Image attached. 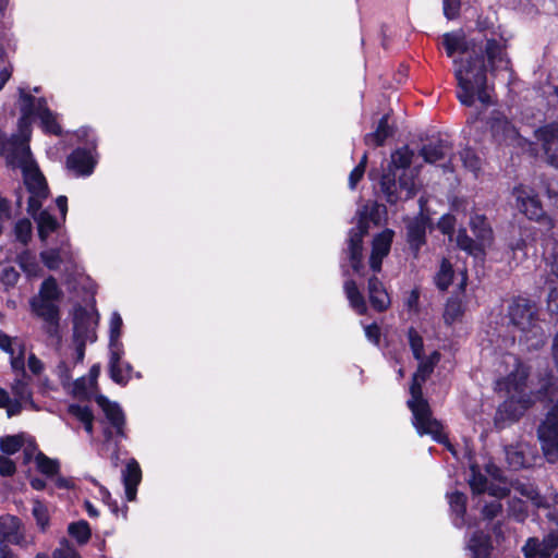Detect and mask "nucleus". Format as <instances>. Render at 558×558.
I'll return each mask as SVG.
<instances>
[{"mask_svg": "<svg viewBox=\"0 0 558 558\" xmlns=\"http://www.w3.org/2000/svg\"><path fill=\"white\" fill-rule=\"evenodd\" d=\"M442 45L450 58L457 52L468 54L464 59L453 60L457 97L461 104L473 106L478 100L484 106L490 105L487 71L495 76H507V80L511 77L504 38L494 32H485L466 40L462 33L453 32L442 36Z\"/></svg>", "mask_w": 558, "mask_h": 558, "instance_id": "nucleus-1", "label": "nucleus"}, {"mask_svg": "<svg viewBox=\"0 0 558 558\" xmlns=\"http://www.w3.org/2000/svg\"><path fill=\"white\" fill-rule=\"evenodd\" d=\"M505 363L513 366V369L508 376L496 381V390L505 392L507 397L505 402L498 408V418L515 421L535 401L547 399L549 402H554L558 398V387L551 381V376L545 379L536 393L526 392L527 367L511 354L505 356Z\"/></svg>", "mask_w": 558, "mask_h": 558, "instance_id": "nucleus-2", "label": "nucleus"}, {"mask_svg": "<svg viewBox=\"0 0 558 558\" xmlns=\"http://www.w3.org/2000/svg\"><path fill=\"white\" fill-rule=\"evenodd\" d=\"M450 151V144L444 140L429 142L423 145L417 153L408 145H404L391 153L389 170L421 172L424 170L425 165H437L439 162L444 171L454 172L460 170L456 163L458 161L461 162L462 169L465 171L475 172L481 170V159L469 148L463 149L458 158H454L449 165H446L442 161Z\"/></svg>", "mask_w": 558, "mask_h": 558, "instance_id": "nucleus-3", "label": "nucleus"}, {"mask_svg": "<svg viewBox=\"0 0 558 558\" xmlns=\"http://www.w3.org/2000/svg\"><path fill=\"white\" fill-rule=\"evenodd\" d=\"M440 354L434 351L429 356L420 361L417 371L414 373L410 387L411 398L408 400V407L412 412V423L416 432L422 435H430L438 442H446L447 438L442 433V425L433 417L429 404L423 398L422 385L433 373L435 365L439 362Z\"/></svg>", "mask_w": 558, "mask_h": 558, "instance_id": "nucleus-4", "label": "nucleus"}, {"mask_svg": "<svg viewBox=\"0 0 558 558\" xmlns=\"http://www.w3.org/2000/svg\"><path fill=\"white\" fill-rule=\"evenodd\" d=\"M24 184L29 193L28 213L37 221L40 240L46 241L60 227V223L47 210L39 211L43 202L49 194L46 177H24Z\"/></svg>", "mask_w": 558, "mask_h": 558, "instance_id": "nucleus-5", "label": "nucleus"}, {"mask_svg": "<svg viewBox=\"0 0 558 558\" xmlns=\"http://www.w3.org/2000/svg\"><path fill=\"white\" fill-rule=\"evenodd\" d=\"M4 151L10 170L21 171L22 174H41L25 141L15 136L8 141L0 131V153Z\"/></svg>", "mask_w": 558, "mask_h": 558, "instance_id": "nucleus-6", "label": "nucleus"}, {"mask_svg": "<svg viewBox=\"0 0 558 558\" xmlns=\"http://www.w3.org/2000/svg\"><path fill=\"white\" fill-rule=\"evenodd\" d=\"M511 323L524 335L526 341L544 343V332L537 323L535 305L525 299L515 300L509 308Z\"/></svg>", "mask_w": 558, "mask_h": 558, "instance_id": "nucleus-7", "label": "nucleus"}, {"mask_svg": "<svg viewBox=\"0 0 558 558\" xmlns=\"http://www.w3.org/2000/svg\"><path fill=\"white\" fill-rule=\"evenodd\" d=\"M31 310L34 315L43 320L45 333L57 344L61 341L60 313L58 302L33 296L29 300Z\"/></svg>", "mask_w": 558, "mask_h": 558, "instance_id": "nucleus-8", "label": "nucleus"}, {"mask_svg": "<svg viewBox=\"0 0 558 558\" xmlns=\"http://www.w3.org/2000/svg\"><path fill=\"white\" fill-rule=\"evenodd\" d=\"M369 219H374L368 215L367 206L357 210L356 225L349 231L348 236V255L351 266L356 274H361L363 269L362 259V242L363 236L368 232Z\"/></svg>", "mask_w": 558, "mask_h": 558, "instance_id": "nucleus-9", "label": "nucleus"}, {"mask_svg": "<svg viewBox=\"0 0 558 558\" xmlns=\"http://www.w3.org/2000/svg\"><path fill=\"white\" fill-rule=\"evenodd\" d=\"M544 457L549 463L558 461V403L546 414L537 429Z\"/></svg>", "mask_w": 558, "mask_h": 558, "instance_id": "nucleus-10", "label": "nucleus"}, {"mask_svg": "<svg viewBox=\"0 0 558 558\" xmlns=\"http://www.w3.org/2000/svg\"><path fill=\"white\" fill-rule=\"evenodd\" d=\"M513 194L517 199V207L529 219L544 223L547 229L554 227L551 218L544 213L538 195L533 189L521 185L514 189Z\"/></svg>", "mask_w": 558, "mask_h": 558, "instance_id": "nucleus-11", "label": "nucleus"}, {"mask_svg": "<svg viewBox=\"0 0 558 558\" xmlns=\"http://www.w3.org/2000/svg\"><path fill=\"white\" fill-rule=\"evenodd\" d=\"M96 401L106 416V422L109 424V426L104 427V437L106 442L116 440L117 438H125V417L120 405L109 401L104 396H98Z\"/></svg>", "mask_w": 558, "mask_h": 558, "instance_id": "nucleus-12", "label": "nucleus"}, {"mask_svg": "<svg viewBox=\"0 0 558 558\" xmlns=\"http://www.w3.org/2000/svg\"><path fill=\"white\" fill-rule=\"evenodd\" d=\"M415 177H380V186L389 203L408 199L415 194Z\"/></svg>", "mask_w": 558, "mask_h": 558, "instance_id": "nucleus-13", "label": "nucleus"}, {"mask_svg": "<svg viewBox=\"0 0 558 558\" xmlns=\"http://www.w3.org/2000/svg\"><path fill=\"white\" fill-rule=\"evenodd\" d=\"M20 100L22 102V117L19 121V126L21 136H23V141L26 142L31 133V117L33 114L40 117L44 110L48 108L44 98L35 99L32 95L26 94L24 89H20Z\"/></svg>", "mask_w": 558, "mask_h": 558, "instance_id": "nucleus-14", "label": "nucleus"}, {"mask_svg": "<svg viewBox=\"0 0 558 558\" xmlns=\"http://www.w3.org/2000/svg\"><path fill=\"white\" fill-rule=\"evenodd\" d=\"M535 135L542 143L547 161L558 168V121L539 128Z\"/></svg>", "mask_w": 558, "mask_h": 558, "instance_id": "nucleus-15", "label": "nucleus"}, {"mask_svg": "<svg viewBox=\"0 0 558 558\" xmlns=\"http://www.w3.org/2000/svg\"><path fill=\"white\" fill-rule=\"evenodd\" d=\"M27 545L21 520L14 515L0 517V544Z\"/></svg>", "mask_w": 558, "mask_h": 558, "instance_id": "nucleus-16", "label": "nucleus"}, {"mask_svg": "<svg viewBox=\"0 0 558 558\" xmlns=\"http://www.w3.org/2000/svg\"><path fill=\"white\" fill-rule=\"evenodd\" d=\"M558 547V535L556 533L547 534L543 541L531 537L523 546L525 558H550Z\"/></svg>", "mask_w": 558, "mask_h": 558, "instance_id": "nucleus-17", "label": "nucleus"}, {"mask_svg": "<svg viewBox=\"0 0 558 558\" xmlns=\"http://www.w3.org/2000/svg\"><path fill=\"white\" fill-rule=\"evenodd\" d=\"M393 234L392 230L386 229L374 238L369 256V267L374 272L381 270V263L390 252Z\"/></svg>", "mask_w": 558, "mask_h": 558, "instance_id": "nucleus-18", "label": "nucleus"}, {"mask_svg": "<svg viewBox=\"0 0 558 558\" xmlns=\"http://www.w3.org/2000/svg\"><path fill=\"white\" fill-rule=\"evenodd\" d=\"M95 316L84 308H80L74 315L73 339L93 342L96 339Z\"/></svg>", "mask_w": 558, "mask_h": 558, "instance_id": "nucleus-19", "label": "nucleus"}, {"mask_svg": "<svg viewBox=\"0 0 558 558\" xmlns=\"http://www.w3.org/2000/svg\"><path fill=\"white\" fill-rule=\"evenodd\" d=\"M470 472L469 484L474 494L487 492L489 495L497 498H504L508 495L509 490L507 487L494 484L488 485L486 476L480 472L476 465H471Z\"/></svg>", "mask_w": 558, "mask_h": 558, "instance_id": "nucleus-20", "label": "nucleus"}, {"mask_svg": "<svg viewBox=\"0 0 558 558\" xmlns=\"http://www.w3.org/2000/svg\"><path fill=\"white\" fill-rule=\"evenodd\" d=\"M33 454H35V463L40 473L47 476H54L59 473V461L47 457L41 451H37V447L33 442H29L24 448L25 462H28Z\"/></svg>", "mask_w": 558, "mask_h": 558, "instance_id": "nucleus-21", "label": "nucleus"}, {"mask_svg": "<svg viewBox=\"0 0 558 558\" xmlns=\"http://www.w3.org/2000/svg\"><path fill=\"white\" fill-rule=\"evenodd\" d=\"M492 133L499 144L521 145L515 128L505 118H496L492 123Z\"/></svg>", "mask_w": 558, "mask_h": 558, "instance_id": "nucleus-22", "label": "nucleus"}, {"mask_svg": "<svg viewBox=\"0 0 558 558\" xmlns=\"http://www.w3.org/2000/svg\"><path fill=\"white\" fill-rule=\"evenodd\" d=\"M97 160L92 151L85 149L74 150L66 160L68 169L78 174H90Z\"/></svg>", "mask_w": 558, "mask_h": 558, "instance_id": "nucleus-23", "label": "nucleus"}, {"mask_svg": "<svg viewBox=\"0 0 558 558\" xmlns=\"http://www.w3.org/2000/svg\"><path fill=\"white\" fill-rule=\"evenodd\" d=\"M125 497L128 501L136 498L137 486L142 480V471L136 460L131 459L122 471Z\"/></svg>", "mask_w": 558, "mask_h": 558, "instance_id": "nucleus-24", "label": "nucleus"}, {"mask_svg": "<svg viewBox=\"0 0 558 558\" xmlns=\"http://www.w3.org/2000/svg\"><path fill=\"white\" fill-rule=\"evenodd\" d=\"M426 227L427 219L423 215H420L408 223V242L415 254L425 243Z\"/></svg>", "mask_w": 558, "mask_h": 558, "instance_id": "nucleus-25", "label": "nucleus"}, {"mask_svg": "<svg viewBox=\"0 0 558 558\" xmlns=\"http://www.w3.org/2000/svg\"><path fill=\"white\" fill-rule=\"evenodd\" d=\"M368 298L372 306L378 311H385L390 304V298L381 281L373 276L368 279Z\"/></svg>", "mask_w": 558, "mask_h": 558, "instance_id": "nucleus-26", "label": "nucleus"}, {"mask_svg": "<svg viewBox=\"0 0 558 558\" xmlns=\"http://www.w3.org/2000/svg\"><path fill=\"white\" fill-rule=\"evenodd\" d=\"M124 354V349L122 348V352L119 353L118 359H113L112 351H109V372L111 379L119 384L125 385L130 378L132 373V366L122 361V356Z\"/></svg>", "mask_w": 558, "mask_h": 558, "instance_id": "nucleus-27", "label": "nucleus"}, {"mask_svg": "<svg viewBox=\"0 0 558 558\" xmlns=\"http://www.w3.org/2000/svg\"><path fill=\"white\" fill-rule=\"evenodd\" d=\"M450 510L453 514L452 523L456 527H463L465 525V511H466V496L460 492H453L447 495Z\"/></svg>", "mask_w": 558, "mask_h": 558, "instance_id": "nucleus-28", "label": "nucleus"}, {"mask_svg": "<svg viewBox=\"0 0 558 558\" xmlns=\"http://www.w3.org/2000/svg\"><path fill=\"white\" fill-rule=\"evenodd\" d=\"M470 228L477 241L481 242V246L490 245L493 231L484 215H472L470 219Z\"/></svg>", "mask_w": 558, "mask_h": 558, "instance_id": "nucleus-29", "label": "nucleus"}, {"mask_svg": "<svg viewBox=\"0 0 558 558\" xmlns=\"http://www.w3.org/2000/svg\"><path fill=\"white\" fill-rule=\"evenodd\" d=\"M466 548L471 558H488L492 551L490 539L482 532H476L470 538Z\"/></svg>", "mask_w": 558, "mask_h": 558, "instance_id": "nucleus-30", "label": "nucleus"}, {"mask_svg": "<svg viewBox=\"0 0 558 558\" xmlns=\"http://www.w3.org/2000/svg\"><path fill=\"white\" fill-rule=\"evenodd\" d=\"M122 318L119 313H112L109 328V351H112L113 359H118L122 352L123 343L120 341Z\"/></svg>", "mask_w": 558, "mask_h": 558, "instance_id": "nucleus-31", "label": "nucleus"}, {"mask_svg": "<svg viewBox=\"0 0 558 558\" xmlns=\"http://www.w3.org/2000/svg\"><path fill=\"white\" fill-rule=\"evenodd\" d=\"M393 134V130L388 123V116H384L374 132L365 135V144L372 147L384 145L387 138Z\"/></svg>", "mask_w": 558, "mask_h": 558, "instance_id": "nucleus-32", "label": "nucleus"}, {"mask_svg": "<svg viewBox=\"0 0 558 558\" xmlns=\"http://www.w3.org/2000/svg\"><path fill=\"white\" fill-rule=\"evenodd\" d=\"M13 393V401H19L20 412L23 408L35 409V403L32 398V390L27 381L17 379L11 387Z\"/></svg>", "mask_w": 558, "mask_h": 558, "instance_id": "nucleus-33", "label": "nucleus"}, {"mask_svg": "<svg viewBox=\"0 0 558 558\" xmlns=\"http://www.w3.org/2000/svg\"><path fill=\"white\" fill-rule=\"evenodd\" d=\"M344 293L350 303V306L359 314L366 313L365 300L353 280H347L343 286Z\"/></svg>", "mask_w": 558, "mask_h": 558, "instance_id": "nucleus-34", "label": "nucleus"}, {"mask_svg": "<svg viewBox=\"0 0 558 558\" xmlns=\"http://www.w3.org/2000/svg\"><path fill=\"white\" fill-rule=\"evenodd\" d=\"M99 367L94 365L89 372V378L84 377L77 379L74 384V392L77 397L88 398L96 387V379L99 375Z\"/></svg>", "mask_w": 558, "mask_h": 558, "instance_id": "nucleus-35", "label": "nucleus"}, {"mask_svg": "<svg viewBox=\"0 0 558 558\" xmlns=\"http://www.w3.org/2000/svg\"><path fill=\"white\" fill-rule=\"evenodd\" d=\"M514 489L521 496L531 500L535 507H537V508H547L548 507L546 498L541 496L532 484L517 483L514 485Z\"/></svg>", "mask_w": 558, "mask_h": 558, "instance_id": "nucleus-36", "label": "nucleus"}, {"mask_svg": "<svg viewBox=\"0 0 558 558\" xmlns=\"http://www.w3.org/2000/svg\"><path fill=\"white\" fill-rule=\"evenodd\" d=\"M457 245L470 255L478 256L484 253L486 246H481V242L475 243L468 234L465 229L459 230L456 238Z\"/></svg>", "mask_w": 558, "mask_h": 558, "instance_id": "nucleus-37", "label": "nucleus"}, {"mask_svg": "<svg viewBox=\"0 0 558 558\" xmlns=\"http://www.w3.org/2000/svg\"><path fill=\"white\" fill-rule=\"evenodd\" d=\"M54 248L58 250V257L63 259V264L66 269L74 267L75 253L71 247L70 240L66 234H59V246Z\"/></svg>", "mask_w": 558, "mask_h": 558, "instance_id": "nucleus-38", "label": "nucleus"}, {"mask_svg": "<svg viewBox=\"0 0 558 558\" xmlns=\"http://www.w3.org/2000/svg\"><path fill=\"white\" fill-rule=\"evenodd\" d=\"M36 296L59 302L62 296V291L59 288L56 279L53 277H49L41 283L39 292Z\"/></svg>", "mask_w": 558, "mask_h": 558, "instance_id": "nucleus-39", "label": "nucleus"}, {"mask_svg": "<svg viewBox=\"0 0 558 558\" xmlns=\"http://www.w3.org/2000/svg\"><path fill=\"white\" fill-rule=\"evenodd\" d=\"M32 514L36 520V524L40 531L45 532L49 527V510L40 500L33 501Z\"/></svg>", "mask_w": 558, "mask_h": 558, "instance_id": "nucleus-40", "label": "nucleus"}, {"mask_svg": "<svg viewBox=\"0 0 558 558\" xmlns=\"http://www.w3.org/2000/svg\"><path fill=\"white\" fill-rule=\"evenodd\" d=\"M453 277V270L451 264L447 259H442L440 268L435 276V283L440 290H446Z\"/></svg>", "mask_w": 558, "mask_h": 558, "instance_id": "nucleus-41", "label": "nucleus"}, {"mask_svg": "<svg viewBox=\"0 0 558 558\" xmlns=\"http://www.w3.org/2000/svg\"><path fill=\"white\" fill-rule=\"evenodd\" d=\"M69 534L80 544H85L90 537V529L87 522L80 521L69 525Z\"/></svg>", "mask_w": 558, "mask_h": 558, "instance_id": "nucleus-42", "label": "nucleus"}, {"mask_svg": "<svg viewBox=\"0 0 558 558\" xmlns=\"http://www.w3.org/2000/svg\"><path fill=\"white\" fill-rule=\"evenodd\" d=\"M463 314V306L461 301L457 299H450L445 308L444 318L449 325L457 322Z\"/></svg>", "mask_w": 558, "mask_h": 558, "instance_id": "nucleus-43", "label": "nucleus"}, {"mask_svg": "<svg viewBox=\"0 0 558 558\" xmlns=\"http://www.w3.org/2000/svg\"><path fill=\"white\" fill-rule=\"evenodd\" d=\"M408 339L413 356L416 360H422V356L424 355V342L422 336L414 328H410L408 331Z\"/></svg>", "mask_w": 558, "mask_h": 558, "instance_id": "nucleus-44", "label": "nucleus"}, {"mask_svg": "<svg viewBox=\"0 0 558 558\" xmlns=\"http://www.w3.org/2000/svg\"><path fill=\"white\" fill-rule=\"evenodd\" d=\"M24 445L23 437L19 435L7 436L0 439V449L7 454L17 452Z\"/></svg>", "mask_w": 558, "mask_h": 558, "instance_id": "nucleus-45", "label": "nucleus"}, {"mask_svg": "<svg viewBox=\"0 0 558 558\" xmlns=\"http://www.w3.org/2000/svg\"><path fill=\"white\" fill-rule=\"evenodd\" d=\"M0 408L7 411L9 417L20 414L19 401H13L8 391L0 388Z\"/></svg>", "mask_w": 558, "mask_h": 558, "instance_id": "nucleus-46", "label": "nucleus"}, {"mask_svg": "<svg viewBox=\"0 0 558 558\" xmlns=\"http://www.w3.org/2000/svg\"><path fill=\"white\" fill-rule=\"evenodd\" d=\"M20 278L19 271L11 265L0 266V281L7 287H14Z\"/></svg>", "mask_w": 558, "mask_h": 558, "instance_id": "nucleus-47", "label": "nucleus"}, {"mask_svg": "<svg viewBox=\"0 0 558 558\" xmlns=\"http://www.w3.org/2000/svg\"><path fill=\"white\" fill-rule=\"evenodd\" d=\"M19 264L27 276H36L38 271V264L35 256L28 252H23L19 255Z\"/></svg>", "mask_w": 558, "mask_h": 558, "instance_id": "nucleus-48", "label": "nucleus"}, {"mask_svg": "<svg viewBox=\"0 0 558 558\" xmlns=\"http://www.w3.org/2000/svg\"><path fill=\"white\" fill-rule=\"evenodd\" d=\"M39 118L46 132L54 135L61 134V126L57 122L54 114L49 109H45Z\"/></svg>", "mask_w": 558, "mask_h": 558, "instance_id": "nucleus-49", "label": "nucleus"}, {"mask_svg": "<svg viewBox=\"0 0 558 558\" xmlns=\"http://www.w3.org/2000/svg\"><path fill=\"white\" fill-rule=\"evenodd\" d=\"M40 258L44 265L51 270L58 269L63 264V259L58 257V250L52 247L43 251Z\"/></svg>", "mask_w": 558, "mask_h": 558, "instance_id": "nucleus-50", "label": "nucleus"}, {"mask_svg": "<svg viewBox=\"0 0 558 558\" xmlns=\"http://www.w3.org/2000/svg\"><path fill=\"white\" fill-rule=\"evenodd\" d=\"M14 233L16 239L22 242L23 244H26L28 240L31 239L32 234V223L28 219H20L16 221L14 227Z\"/></svg>", "mask_w": 558, "mask_h": 558, "instance_id": "nucleus-51", "label": "nucleus"}, {"mask_svg": "<svg viewBox=\"0 0 558 558\" xmlns=\"http://www.w3.org/2000/svg\"><path fill=\"white\" fill-rule=\"evenodd\" d=\"M22 348L21 343L16 338H11L0 330V349L13 356L16 350Z\"/></svg>", "mask_w": 558, "mask_h": 558, "instance_id": "nucleus-52", "label": "nucleus"}, {"mask_svg": "<svg viewBox=\"0 0 558 558\" xmlns=\"http://www.w3.org/2000/svg\"><path fill=\"white\" fill-rule=\"evenodd\" d=\"M506 457L509 465L513 469L524 468L526 465L522 451L514 448H509L506 451Z\"/></svg>", "mask_w": 558, "mask_h": 558, "instance_id": "nucleus-53", "label": "nucleus"}, {"mask_svg": "<svg viewBox=\"0 0 558 558\" xmlns=\"http://www.w3.org/2000/svg\"><path fill=\"white\" fill-rule=\"evenodd\" d=\"M69 413L73 415L75 418L81 421L82 423L94 420V415L90 411V409L86 405H80V404H71L69 407Z\"/></svg>", "mask_w": 558, "mask_h": 558, "instance_id": "nucleus-54", "label": "nucleus"}, {"mask_svg": "<svg viewBox=\"0 0 558 558\" xmlns=\"http://www.w3.org/2000/svg\"><path fill=\"white\" fill-rule=\"evenodd\" d=\"M12 65L4 64V50L0 46V90L3 88L5 83L10 80L12 75Z\"/></svg>", "mask_w": 558, "mask_h": 558, "instance_id": "nucleus-55", "label": "nucleus"}, {"mask_svg": "<svg viewBox=\"0 0 558 558\" xmlns=\"http://www.w3.org/2000/svg\"><path fill=\"white\" fill-rule=\"evenodd\" d=\"M454 225H456V218L453 215H450V214H447V215H444L439 221H438V229L444 233V234H449L451 235L452 232H453V229H454Z\"/></svg>", "mask_w": 558, "mask_h": 558, "instance_id": "nucleus-56", "label": "nucleus"}, {"mask_svg": "<svg viewBox=\"0 0 558 558\" xmlns=\"http://www.w3.org/2000/svg\"><path fill=\"white\" fill-rule=\"evenodd\" d=\"M502 506L498 500L486 504L483 508V515L485 519H494L501 512Z\"/></svg>", "mask_w": 558, "mask_h": 558, "instance_id": "nucleus-57", "label": "nucleus"}, {"mask_svg": "<svg viewBox=\"0 0 558 558\" xmlns=\"http://www.w3.org/2000/svg\"><path fill=\"white\" fill-rule=\"evenodd\" d=\"M460 11V0H444V13L448 19H454Z\"/></svg>", "mask_w": 558, "mask_h": 558, "instance_id": "nucleus-58", "label": "nucleus"}, {"mask_svg": "<svg viewBox=\"0 0 558 558\" xmlns=\"http://www.w3.org/2000/svg\"><path fill=\"white\" fill-rule=\"evenodd\" d=\"M86 342L87 341H83V340H74L73 339V344H74V354H73V361H72V364H77V363H82L83 360H84V356H85V345H86Z\"/></svg>", "mask_w": 558, "mask_h": 558, "instance_id": "nucleus-59", "label": "nucleus"}, {"mask_svg": "<svg viewBox=\"0 0 558 558\" xmlns=\"http://www.w3.org/2000/svg\"><path fill=\"white\" fill-rule=\"evenodd\" d=\"M15 472V463L8 457L0 456V474L11 476Z\"/></svg>", "mask_w": 558, "mask_h": 558, "instance_id": "nucleus-60", "label": "nucleus"}, {"mask_svg": "<svg viewBox=\"0 0 558 558\" xmlns=\"http://www.w3.org/2000/svg\"><path fill=\"white\" fill-rule=\"evenodd\" d=\"M367 340L374 344H378L380 340V329L376 324H371L364 327Z\"/></svg>", "mask_w": 558, "mask_h": 558, "instance_id": "nucleus-61", "label": "nucleus"}, {"mask_svg": "<svg viewBox=\"0 0 558 558\" xmlns=\"http://www.w3.org/2000/svg\"><path fill=\"white\" fill-rule=\"evenodd\" d=\"M53 558H78L77 553L71 547H60L53 551Z\"/></svg>", "mask_w": 558, "mask_h": 558, "instance_id": "nucleus-62", "label": "nucleus"}, {"mask_svg": "<svg viewBox=\"0 0 558 558\" xmlns=\"http://www.w3.org/2000/svg\"><path fill=\"white\" fill-rule=\"evenodd\" d=\"M11 365H12V368L15 371L24 369V359H23L22 348H19V350H16V353L13 356H11Z\"/></svg>", "mask_w": 558, "mask_h": 558, "instance_id": "nucleus-63", "label": "nucleus"}, {"mask_svg": "<svg viewBox=\"0 0 558 558\" xmlns=\"http://www.w3.org/2000/svg\"><path fill=\"white\" fill-rule=\"evenodd\" d=\"M27 365H28V368L34 374H39L43 371V363H41V361L39 359H37L34 354H31L28 356Z\"/></svg>", "mask_w": 558, "mask_h": 558, "instance_id": "nucleus-64", "label": "nucleus"}]
</instances>
